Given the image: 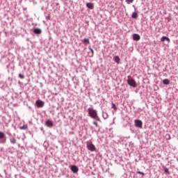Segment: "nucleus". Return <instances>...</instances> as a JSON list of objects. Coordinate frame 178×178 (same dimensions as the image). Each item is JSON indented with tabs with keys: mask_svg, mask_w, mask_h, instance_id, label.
I'll return each mask as SVG.
<instances>
[{
	"mask_svg": "<svg viewBox=\"0 0 178 178\" xmlns=\"http://www.w3.org/2000/svg\"><path fill=\"white\" fill-rule=\"evenodd\" d=\"M112 109H114V111H117L118 107H116V104H115L114 103H112V106H111Z\"/></svg>",
	"mask_w": 178,
	"mask_h": 178,
	"instance_id": "412c9836",
	"label": "nucleus"
},
{
	"mask_svg": "<svg viewBox=\"0 0 178 178\" xmlns=\"http://www.w3.org/2000/svg\"><path fill=\"white\" fill-rule=\"evenodd\" d=\"M109 115H108V113L106 112H102V118L103 119H108Z\"/></svg>",
	"mask_w": 178,
	"mask_h": 178,
	"instance_id": "dca6fc26",
	"label": "nucleus"
},
{
	"mask_svg": "<svg viewBox=\"0 0 178 178\" xmlns=\"http://www.w3.org/2000/svg\"><path fill=\"white\" fill-rule=\"evenodd\" d=\"M161 41L162 42H165V41H168V42H170V39L166 36H163L161 38Z\"/></svg>",
	"mask_w": 178,
	"mask_h": 178,
	"instance_id": "f8f14e48",
	"label": "nucleus"
},
{
	"mask_svg": "<svg viewBox=\"0 0 178 178\" xmlns=\"http://www.w3.org/2000/svg\"><path fill=\"white\" fill-rule=\"evenodd\" d=\"M164 172L165 173H166V175H170V172H169V169L168 168H165Z\"/></svg>",
	"mask_w": 178,
	"mask_h": 178,
	"instance_id": "b1692460",
	"label": "nucleus"
},
{
	"mask_svg": "<svg viewBox=\"0 0 178 178\" xmlns=\"http://www.w3.org/2000/svg\"><path fill=\"white\" fill-rule=\"evenodd\" d=\"M6 138H5V134L2 131H0V144H6Z\"/></svg>",
	"mask_w": 178,
	"mask_h": 178,
	"instance_id": "7ed1b4c3",
	"label": "nucleus"
},
{
	"mask_svg": "<svg viewBox=\"0 0 178 178\" xmlns=\"http://www.w3.org/2000/svg\"><path fill=\"white\" fill-rule=\"evenodd\" d=\"M70 169L73 173H77L79 172V167H77L76 165H71Z\"/></svg>",
	"mask_w": 178,
	"mask_h": 178,
	"instance_id": "0eeeda50",
	"label": "nucleus"
},
{
	"mask_svg": "<svg viewBox=\"0 0 178 178\" xmlns=\"http://www.w3.org/2000/svg\"><path fill=\"white\" fill-rule=\"evenodd\" d=\"M86 8L92 10L94 9V4L92 3H86Z\"/></svg>",
	"mask_w": 178,
	"mask_h": 178,
	"instance_id": "9b49d317",
	"label": "nucleus"
},
{
	"mask_svg": "<svg viewBox=\"0 0 178 178\" xmlns=\"http://www.w3.org/2000/svg\"><path fill=\"white\" fill-rule=\"evenodd\" d=\"M88 49L91 52V56H94V49H92V48L91 47H88Z\"/></svg>",
	"mask_w": 178,
	"mask_h": 178,
	"instance_id": "5701e85b",
	"label": "nucleus"
},
{
	"mask_svg": "<svg viewBox=\"0 0 178 178\" xmlns=\"http://www.w3.org/2000/svg\"><path fill=\"white\" fill-rule=\"evenodd\" d=\"M44 125L47 127H49V128L54 127V122L51 120H47L45 121Z\"/></svg>",
	"mask_w": 178,
	"mask_h": 178,
	"instance_id": "423d86ee",
	"label": "nucleus"
},
{
	"mask_svg": "<svg viewBox=\"0 0 178 178\" xmlns=\"http://www.w3.org/2000/svg\"><path fill=\"white\" fill-rule=\"evenodd\" d=\"M50 17H51V15H49L47 16V19H49Z\"/></svg>",
	"mask_w": 178,
	"mask_h": 178,
	"instance_id": "cd10ccee",
	"label": "nucleus"
},
{
	"mask_svg": "<svg viewBox=\"0 0 178 178\" xmlns=\"http://www.w3.org/2000/svg\"><path fill=\"white\" fill-rule=\"evenodd\" d=\"M88 113L90 118H91L92 119H94L97 122H99L100 119H99V117L98 116V113L97 110H95L92 108H88Z\"/></svg>",
	"mask_w": 178,
	"mask_h": 178,
	"instance_id": "f257e3e1",
	"label": "nucleus"
},
{
	"mask_svg": "<svg viewBox=\"0 0 178 178\" xmlns=\"http://www.w3.org/2000/svg\"><path fill=\"white\" fill-rule=\"evenodd\" d=\"M131 17H132V19H137V17H138V14H137V13L134 12L132 13Z\"/></svg>",
	"mask_w": 178,
	"mask_h": 178,
	"instance_id": "f3484780",
	"label": "nucleus"
},
{
	"mask_svg": "<svg viewBox=\"0 0 178 178\" xmlns=\"http://www.w3.org/2000/svg\"><path fill=\"white\" fill-rule=\"evenodd\" d=\"M163 84H165V86H169V84H170V81L168 79H163Z\"/></svg>",
	"mask_w": 178,
	"mask_h": 178,
	"instance_id": "4468645a",
	"label": "nucleus"
},
{
	"mask_svg": "<svg viewBox=\"0 0 178 178\" xmlns=\"http://www.w3.org/2000/svg\"><path fill=\"white\" fill-rule=\"evenodd\" d=\"M82 42H83V44H85V45H87V44H90V40L88 38H85V39L82 40Z\"/></svg>",
	"mask_w": 178,
	"mask_h": 178,
	"instance_id": "2eb2a0df",
	"label": "nucleus"
},
{
	"mask_svg": "<svg viewBox=\"0 0 178 178\" xmlns=\"http://www.w3.org/2000/svg\"><path fill=\"white\" fill-rule=\"evenodd\" d=\"M130 77V76H128L127 83L131 87H134V88H136V87H137V82H136V80Z\"/></svg>",
	"mask_w": 178,
	"mask_h": 178,
	"instance_id": "f03ea898",
	"label": "nucleus"
},
{
	"mask_svg": "<svg viewBox=\"0 0 178 178\" xmlns=\"http://www.w3.org/2000/svg\"><path fill=\"white\" fill-rule=\"evenodd\" d=\"M136 173L138 175H141V177H144V176H145V173L141 172V171H137Z\"/></svg>",
	"mask_w": 178,
	"mask_h": 178,
	"instance_id": "6ab92c4d",
	"label": "nucleus"
},
{
	"mask_svg": "<svg viewBox=\"0 0 178 178\" xmlns=\"http://www.w3.org/2000/svg\"><path fill=\"white\" fill-rule=\"evenodd\" d=\"M125 2H126L128 5H130V3H133V2H134V0H125Z\"/></svg>",
	"mask_w": 178,
	"mask_h": 178,
	"instance_id": "4be33fe9",
	"label": "nucleus"
},
{
	"mask_svg": "<svg viewBox=\"0 0 178 178\" xmlns=\"http://www.w3.org/2000/svg\"><path fill=\"white\" fill-rule=\"evenodd\" d=\"M113 60L115 62V63H120V58L118 56H115L113 57Z\"/></svg>",
	"mask_w": 178,
	"mask_h": 178,
	"instance_id": "ddd939ff",
	"label": "nucleus"
},
{
	"mask_svg": "<svg viewBox=\"0 0 178 178\" xmlns=\"http://www.w3.org/2000/svg\"><path fill=\"white\" fill-rule=\"evenodd\" d=\"M140 39H141V37L140 36V35L137 33H135L133 35L134 41H140Z\"/></svg>",
	"mask_w": 178,
	"mask_h": 178,
	"instance_id": "1a4fd4ad",
	"label": "nucleus"
},
{
	"mask_svg": "<svg viewBox=\"0 0 178 178\" xmlns=\"http://www.w3.org/2000/svg\"><path fill=\"white\" fill-rule=\"evenodd\" d=\"M87 148L91 152H94V151H95V149H97V148L95 147V145H94V144H92V143L87 144Z\"/></svg>",
	"mask_w": 178,
	"mask_h": 178,
	"instance_id": "39448f33",
	"label": "nucleus"
},
{
	"mask_svg": "<svg viewBox=\"0 0 178 178\" xmlns=\"http://www.w3.org/2000/svg\"><path fill=\"white\" fill-rule=\"evenodd\" d=\"M20 130H27V125L19 127Z\"/></svg>",
	"mask_w": 178,
	"mask_h": 178,
	"instance_id": "aec40b11",
	"label": "nucleus"
},
{
	"mask_svg": "<svg viewBox=\"0 0 178 178\" xmlns=\"http://www.w3.org/2000/svg\"><path fill=\"white\" fill-rule=\"evenodd\" d=\"M93 124H94L96 127H98V122H97V121H94V122H93Z\"/></svg>",
	"mask_w": 178,
	"mask_h": 178,
	"instance_id": "a878e982",
	"label": "nucleus"
},
{
	"mask_svg": "<svg viewBox=\"0 0 178 178\" xmlns=\"http://www.w3.org/2000/svg\"><path fill=\"white\" fill-rule=\"evenodd\" d=\"M33 33L34 34L40 35L41 33H42V31H41V29L40 28H36L33 29Z\"/></svg>",
	"mask_w": 178,
	"mask_h": 178,
	"instance_id": "9d476101",
	"label": "nucleus"
},
{
	"mask_svg": "<svg viewBox=\"0 0 178 178\" xmlns=\"http://www.w3.org/2000/svg\"><path fill=\"white\" fill-rule=\"evenodd\" d=\"M35 104L38 108H42L44 106V102L42 100H38L35 102Z\"/></svg>",
	"mask_w": 178,
	"mask_h": 178,
	"instance_id": "6e6552de",
	"label": "nucleus"
},
{
	"mask_svg": "<svg viewBox=\"0 0 178 178\" xmlns=\"http://www.w3.org/2000/svg\"><path fill=\"white\" fill-rule=\"evenodd\" d=\"M6 134H8V136H9L10 137H12V134L10 133V131H7Z\"/></svg>",
	"mask_w": 178,
	"mask_h": 178,
	"instance_id": "bb28decb",
	"label": "nucleus"
},
{
	"mask_svg": "<svg viewBox=\"0 0 178 178\" xmlns=\"http://www.w3.org/2000/svg\"><path fill=\"white\" fill-rule=\"evenodd\" d=\"M10 144H15L16 143V138H10Z\"/></svg>",
	"mask_w": 178,
	"mask_h": 178,
	"instance_id": "a211bd4d",
	"label": "nucleus"
},
{
	"mask_svg": "<svg viewBox=\"0 0 178 178\" xmlns=\"http://www.w3.org/2000/svg\"><path fill=\"white\" fill-rule=\"evenodd\" d=\"M134 123L136 127H138V129H143V121L140 120H135Z\"/></svg>",
	"mask_w": 178,
	"mask_h": 178,
	"instance_id": "20e7f679",
	"label": "nucleus"
},
{
	"mask_svg": "<svg viewBox=\"0 0 178 178\" xmlns=\"http://www.w3.org/2000/svg\"><path fill=\"white\" fill-rule=\"evenodd\" d=\"M18 77H19V79H24V75L23 74H19Z\"/></svg>",
	"mask_w": 178,
	"mask_h": 178,
	"instance_id": "393cba45",
	"label": "nucleus"
},
{
	"mask_svg": "<svg viewBox=\"0 0 178 178\" xmlns=\"http://www.w3.org/2000/svg\"><path fill=\"white\" fill-rule=\"evenodd\" d=\"M4 173H6V170H4Z\"/></svg>",
	"mask_w": 178,
	"mask_h": 178,
	"instance_id": "c85d7f7f",
	"label": "nucleus"
}]
</instances>
